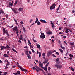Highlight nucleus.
Masks as SVG:
<instances>
[{"instance_id":"nucleus-1","label":"nucleus","mask_w":75,"mask_h":75,"mask_svg":"<svg viewBox=\"0 0 75 75\" xmlns=\"http://www.w3.org/2000/svg\"><path fill=\"white\" fill-rule=\"evenodd\" d=\"M35 67L36 68H35V67H33V68H32V69H33V70H35H35H36L37 72H38V71H41V70H42V72H44V71L42 70V69H40V67H39L38 66H35Z\"/></svg>"},{"instance_id":"nucleus-2","label":"nucleus","mask_w":75,"mask_h":75,"mask_svg":"<svg viewBox=\"0 0 75 75\" xmlns=\"http://www.w3.org/2000/svg\"><path fill=\"white\" fill-rule=\"evenodd\" d=\"M53 53V51L52 50H49L48 52L47 53V57H50L51 55Z\"/></svg>"},{"instance_id":"nucleus-3","label":"nucleus","mask_w":75,"mask_h":75,"mask_svg":"<svg viewBox=\"0 0 75 75\" xmlns=\"http://www.w3.org/2000/svg\"><path fill=\"white\" fill-rule=\"evenodd\" d=\"M55 6H56V4L55 3L53 4L50 6V10H53L54 8H55Z\"/></svg>"},{"instance_id":"nucleus-4","label":"nucleus","mask_w":75,"mask_h":75,"mask_svg":"<svg viewBox=\"0 0 75 75\" xmlns=\"http://www.w3.org/2000/svg\"><path fill=\"white\" fill-rule=\"evenodd\" d=\"M39 64L40 67H41L42 68H43V64L41 63V62L40 61L39 62Z\"/></svg>"},{"instance_id":"nucleus-5","label":"nucleus","mask_w":75,"mask_h":75,"mask_svg":"<svg viewBox=\"0 0 75 75\" xmlns=\"http://www.w3.org/2000/svg\"><path fill=\"white\" fill-rule=\"evenodd\" d=\"M28 43H29V46H30V48H33L34 47L33 46V45H31V42H30V40H28Z\"/></svg>"},{"instance_id":"nucleus-6","label":"nucleus","mask_w":75,"mask_h":75,"mask_svg":"<svg viewBox=\"0 0 75 75\" xmlns=\"http://www.w3.org/2000/svg\"><path fill=\"white\" fill-rule=\"evenodd\" d=\"M8 31L7 30H5V28H3V34H6L7 33Z\"/></svg>"},{"instance_id":"nucleus-7","label":"nucleus","mask_w":75,"mask_h":75,"mask_svg":"<svg viewBox=\"0 0 75 75\" xmlns=\"http://www.w3.org/2000/svg\"><path fill=\"white\" fill-rule=\"evenodd\" d=\"M55 66L56 67V68H59V69H61L62 68V66L60 65H58V64H56Z\"/></svg>"},{"instance_id":"nucleus-8","label":"nucleus","mask_w":75,"mask_h":75,"mask_svg":"<svg viewBox=\"0 0 75 75\" xmlns=\"http://www.w3.org/2000/svg\"><path fill=\"white\" fill-rule=\"evenodd\" d=\"M21 71H24V72H27V71H27V69H25L24 68H22V69H21Z\"/></svg>"},{"instance_id":"nucleus-9","label":"nucleus","mask_w":75,"mask_h":75,"mask_svg":"<svg viewBox=\"0 0 75 75\" xmlns=\"http://www.w3.org/2000/svg\"><path fill=\"white\" fill-rule=\"evenodd\" d=\"M1 50H3V49H6V47L4 46H1Z\"/></svg>"},{"instance_id":"nucleus-10","label":"nucleus","mask_w":75,"mask_h":75,"mask_svg":"<svg viewBox=\"0 0 75 75\" xmlns=\"http://www.w3.org/2000/svg\"><path fill=\"white\" fill-rule=\"evenodd\" d=\"M40 21H41V22H42L43 23H47V22L45 21L42 19H41L40 20Z\"/></svg>"},{"instance_id":"nucleus-11","label":"nucleus","mask_w":75,"mask_h":75,"mask_svg":"<svg viewBox=\"0 0 75 75\" xmlns=\"http://www.w3.org/2000/svg\"><path fill=\"white\" fill-rule=\"evenodd\" d=\"M36 46L38 48H39V49H40L41 47H40V45H39V44H36Z\"/></svg>"},{"instance_id":"nucleus-12","label":"nucleus","mask_w":75,"mask_h":75,"mask_svg":"<svg viewBox=\"0 0 75 75\" xmlns=\"http://www.w3.org/2000/svg\"><path fill=\"white\" fill-rule=\"evenodd\" d=\"M48 62V59H47V60H45V61H44L43 62V64H46V63H47Z\"/></svg>"},{"instance_id":"nucleus-13","label":"nucleus","mask_w":75,"mask_h":75,"mask_svg":"<svg viewBox=\"0 0 75 75\" xmlns=\"http://www.w3.org/2000/svg\"><path fill=\"white\" fill-rule=\"evenodd\" d=\"M18 28L17 27V26L14 27V28H13V30H14V31H16V30H18L17 29Z\"/></svg>"},{"instance_id":"nucleus-14","label":"nucleus","mask_w":75,"mask_h":75,"mask_svg":"<svg viewBox=\"0 0 75 75\" xmlns=\"http://www.w3.org/2000/svg\"><path fill=\"white\" fill-rule=\"evenodd\" d=\"M45 35H40V38H42L43 39L45 38Z\"/></svg>"},{"instance_id":"nucleus-15","label":"nucleus","mask_w":75,"mask_h":75,"mask_svg":"<svg viewBox=\"0 0 75 75\" xmlns=\"http://www.w3.org/2000/svg\"><path fill=\"white\" fill-rule=\"evenodd\" d=\"M17 2H18V1H17V0H16L15 1V3L13 5L14 6H16V5L17 4Z\"/></svg>"},{"instance_id":"nucleus-16","label":"nucleus","mask_w":75,"mask_h":75,"mask_svg":"<svg viewBox=\"0 0 75 75\" xmlns=\"http://www.w3.org/2000/svg\"><path fill=\"white\" fill-rule=\"evenodd\" d=\"M18 10L19 11H23V8H19Z\"/></svg>"},{"instance_id":"nucleus-17","label":"nucleus","mask_w":75,"mask_h":75,"mask_svg":"<svg viewBox=\"0 0 75 75\" xmlns=\"http://www.w3.org/2000/svg\"><path fill=\"white\" fill-rule=\"evenodd\" d=\"M4 57H9V55H7V54H5L4 55Z\"/></svg>"},{"instance_id":"nucleus-18","label":"nucleus","mask_w":75,"mask_h":75,"mask_svg":"<svg viewBox=\"0 0 75 75\" xmlns=\"http://www.w3.org/2000/svg\"><path fill=\"white\" fill-rule=\"evenodd\" d=\"M14 21L15 22L16 24H17V25H18V23H17V21L16 20V19H15V18H14Z\"/></svg>"},{"instance_id":"nucleus-19","label":"nucleus","mask_w":75,"mask_h":75,"mask_svg":"<svg viewBox=\"0 0 75 75\" xmlns=\"http://www.w3.org/2000/svg\"><path fill=\"white\" fill-rule=\"evenodd\" d=\"M52 33V32H51L48 31L47 32V34H51Z\"/></svg>"},{"instance_id":"nucleus-20","label":"nucleus","mask_w":75,"mask_h":75,"mask_svg":"<svg viewBox=\"0 0 75 75\" xmlns=\"http://www.w3.org/2000/svg\"><path fill=\"white\" fill-rule=\"evenodd\" d=\"M65 30H66L65 31V33H68L69 31L68 30V29H65Z\"/></svg>"},{"instance_id":"nucleus-21","label":"nucleus","mask_w":75,"mask_h":75,"mask_svg":"<svg viewBox=\"0 0 75 75\" xmlns=\"http://www.w3.org/2000/svg\"><path fill=\"white\" fill-rule=\"evenodd\" d=\"M60 48H62V49H63V50L65 49V47H62V46L61 45Z\"/></svg>"},{"instance_id":"nucleus-22","label":"nucleus","mask_w":75,"mask_h":75,"mask_svg":"<svg viewBox=\"0 0 75 75\" xmlns=\"http://www.w3.org/2000/svg\"><path fill=\"white\" fill-rule=\"evenodd\" d=\"M25 53L26 55H28L29 54L28 53V51H25Z\"/></svg>"},{"instance_id":"nucleus-23","label":"nucleus","mask_w":75,"mask_h":75,"mask_svg":"<svg viewBox=\"0 0 75 75\" xmlns=\"http://www.w3.org/2000/svg\"><path fill=\"white\" fill-rule=\"evenodd\" d=\"M43 69H44V70H45V71H47V67H43V68H42Z\"/></svg>"},{"instance_id":"nucleus-24","label":"nucleus","mask_w":75,"mask_h":75,"mask_svg":"<svg viewBox=\"0 0 75 75\" xmlns=\"http://www.w3.org/2000/svg\"><path fill=\"white\" fill-rule=\"evenodd\" d=\"M27 56L28 58L29 59H31V57H30V54H28L27 55Z\"/></svg>"},{"instance_id":"nucleus-25","label":"nucleus","mask_w":75,"mask_h":75,"mask_svg":"<svg viewBox=\"0 0 75 75\" xmlns=\"http://www.w3.org/2000/svg\"><path fill=\"white\" fill-rule=\"evenodd\" d=\"M70 45H74V42L70 43Z\"/></svg>"},{"instance_id":"nucleus-26","label":"nucleus","mask_w":75,"mask_h":75,"mask_svg":"<svg viewBox=\"0 0 75 75\" xmlns=\"http://www.w3.org/2000/svg\"><path fill=\"white\" fill-rule=\"evenodd\" d=\"M12 51H14V52H15L17 53V52L16 51V50H15V49H14L12 48Z\"/></svg>"},{"instance_id":"nucleus-27","label":"nucleus","mask_w":75,"mask_h":75,"mask_svg":"<svg viewBox=\"0 0 75 75\" xmlns=\"http://www.w3.org/2000/svg\"><path fill=\"white\" fill-rule=\"evenodd\" d=\"M6 48H8V49H9V48H10V47L9 46H8V45H7V46H6Z\"/></svg>"},{"instance_id":"nucleus-28","label":"nucleus","mask_w":75,"mask_h":75,"mask_svg":"<svg viewBox=\"0 0 75 75\" xmlns=\"http://www.w3.org/2000/svg\"><path fill=\"white\" fill-rule=\"evenodd\" d=\"M37 24L38 25H40L41 24V23L40 22H39V21H38V22L37 23Z\"/></svg>"},{"instance_id":"nucleus-29","label":"nucleus","mask_w":75,"mask_h":75,"mask_svg":"<svg viewBox=\"0 0 75 75\" xmlns=\"http://www.w3.org/2000/svg\"><path fill=\"white\" fill-rule=\"evenodd\" d=\"M0 13H1H1H2V14H4V12L2 10H1L0 11Z\"/></svg>"},{"instance_id":"nucleus-30","label":"nucleus","mask_w":75,"mask_h":75,"mask_svg":"<svg viewBox=\"0 0 75 75\" xmlns=\"http://www.w3.org/2000/svg\"><path fill=\"white\" fill-rule=\"evenodd\" d=\"M23 31L25 32V31H26V30H25V28L24 27H23Z\"/></svg>"},{"instance_id":"nucleus-31","label":"nucleus","mask_w":75,"mask_h":75,"mask_svg":"<svg viewBox=\"0 0 75 75\" xmlns=\"http://www.w3.org/2000/svg\"><path fill=\"white\" fill-rule=\"evenodd\" d=\"M16 75H19V74H20V71H17V72L16 73Z\"/></svg>"},{"instance_id":"nucleus-32","label":"nucleus","mask_w":75,"mask_h":75,"mask_svg":"<svg viewBox=\"0 0 75 75\" xmlns=\"http://www.w3.org/2000/svg\"><path fill=\"white\" fill-rule=\"evenodd\" d=\"M59 50H60L62 53H63V50H62L61 49H59Z\"/></svg>"},{"instance_id":"nucleus-33","label":"nucleus","mask_w":75,"mask_h":75,"mask_svg":"<svg viewBox=\"0 0 75 75\" xmlns=\"http://www.w3.org/2000/svg\"><path fill=\"white\" fill-rule=\"evenodd\" d=\"M7 64H6V66H8V65H10L9 62H8V60L7 61Z\"/></svg>"},{"instance_id":"nucleus-34","label":"nucleus","mask_w":75,"mask_h":75,"mask_svg":"<svg viewBox=\"0 0 75 75\" xmlns=\"http://www.w3.org/2000/svg\"><path fill=\"white\" fill-rule=\"evenodd\" d=\"M18 68H19L21 70V69H22V67H21V66L19 65L18 66Z\"/></svg>"},{"instance_id":"nucleus-35","label":"nucleus","mask_w":75,"mask_h":75,"mask_svg":"<svg viewBox=\"0 0 75 75\" xmlns=\"http://www.w3.org/2000/svg\"><path fill=\"white\" fill-rule=\"evenodd\" d=\"M56 62L57 64H59V63H60V62L59 61H56Z\"/></svg>"},{"instance_id":"nucleus-36","label":"nucleus","mask_w":75,"mask_h":75,"mask_svg":"<svg viewBox=\"0 0 75 75\" xmlns=\"http://www.w3.org/2000/svg\"><path fill=\"white\" fill-rule=\"evenodd\" d=\"M13 11L14 12V13H15V14L17 13V11H16V10H15V9H13Z\"/></svg>"},{"instance_id":"nucleus-37","label":"nucleus","mask_w":75,"mask_h":75,"mask_svg":"<svg viewBox=\"0 0 75 75\" xmlns=\"http://www.w3.org/2000/svg\"><path fill=\"white\" fill-rule=\"evenodd\" d=\"M41 52H39V58H40V57H41Z\"/></svg>"},{"instance_id":"nucleus-38","label":"nucleus","mask_w":75,"mask_h":75,"mask_svg":"<svg viewBox=\"0 0 75 75\" xmlns=\"http://www.w3.org/2000/svg\"><path fill=\"white\" fill-rule=\"evenodd\" d=\"M13 4H14V1L13 0L12 1L11 4V6H13Z\"/></svg>"},{"instance_id":"nucleus-39","label":"nucleus","mask_w":75,"mask_h":75,"mask_svg":"<svg viewBox=\"0 0 75 75\" xmlns=\"http://www.w3.org/2000/svg\"><path fill=\"white\" fill-rule=\"evenodd\" d=\"M69 56L70 57H71V58H73V55L72 54H69Z\"/></svg>"},{"instance_id":"nucleus-40","label":"nucleus","mask_w":75,"mask_h":75,"mask_svg":"<svg viewBox=\"0 0 75 75\" xmlns=\"http://www.w3.org/2000/svg\"><path fill=\"white\" fill-rule=\"evenodd\" d=\"M8 7L10 8V7H11V2L9 3Z\"/></svg>"},{"instance_id":"nucleus-41","label":"nucleus","mask_w":75,"mask_h":75,"mask_svg":"<svg viewBox=\"0 0 75 75\" xmlns=\"http://www.w3.org/2000/svg\"><path fill=\"white\" fill-rule=\"evenodd\" d=\"M7 72H5L4 74H3L2 75H7Z\"/></svg>"},{"instance_id":"nucleus-42","label":"nucleus","mask_w":75,"mask_h":75,"mask_svg":"<svg viewBox=\"0 0 75 75\" xmlns=\"http://www.w3.org/2000/svg\"><path fill=\"white\" fill-rule=\"evenodd\" d=\"M49 65V62H47V64H46V67H47L48 66V65Z\"/></svg>"},{"instance_id":"nucleus-43","label":"nucleus","mask_w":75,"mask_h":75,"mask_svg":"<svg viewBox=\"0 0 75 75\" xmlns=\"http://www.w3.org/2000/svg\"><path fill=\"white\" fill-rule=\"evenodd\" d=\"M59 59L58 58H57L56 59V61H59Z\"/></svg>"},{"instance_id":"nucleus-44","label":"nucleus","mask_w":75,"mask_h":75,"mask_svg":"<svg viewBox=\"0 0 75 75\" xmlns=\"http://www.w3.org/2000/svg\"><path fill=\"white\" fill-rule=\"evenodd\" d=\"M20 23L21 24H24V22H23L21 21L20 22Z\"/></svg>"},{"instance_id":"nucleus-45","label":"nucleus","mask_w":75,"mask_h":75,"mask_svg":"<svg viewBox=\"0 0 75 75\" xmlns=\"http://www.w3.org/2000/svg\"><path fill=\"white\" fill-rule=\"evenodd\" d=\"M42 56L43 57H45V53H43L42 54Z\"/></svg>"},{"instance_id":"nucleus-46","label":"nucleus","mask_w":75,"mask_h":75,"mask_svg":"<svg viewBox=\"0 0 75 75\" xmlns=\"http://www.w3.org/2000/svg\"><path fill=\"white\" fill-rule=\"evenodd\" d=\"M52 56L53 57H55V58H56V57H57V56H55V54H52Z\"/></svg>"},{"instance_id":"nucleus-47","label":"nucleus","mask_w":75,"mask_h":75,"mask_svg":"<svg viewBox=\"0 0 75 75\" xmlns=\"http://www.w3.org/2000/svg\"><path fill=\"white\" fill-rule=\"evenodd\" d=\"M31 50L33 52V53H34L35 52V51H34V50H33V49H31Z\"/></svg>"},{"instance_id":"nucleus-48","label":"nucleus","mask_w":75,"mask_h":75,"mask_svg":"<svg viewBox=\"0 0 75 75\" xmlns=\"http://www.w3.org/2000/svg\"><path fill=\"white\" fill-rule=\"evenodd\" d=\"M71 69L72 71H74V68H72V67H71Z\"/></svg>"},{"instance_id":"nucleus-49","label":"nucleus","mask_w":75,"mask_h":75,"mask_svg":"<svg viewBox=\"0 0 75 75\" xmlns=\"http://www.w3.org/2000/svg\"><path fill=\"white\" fill-rule=\"evenodd\" d=\"M56 55H59V53H58V52H56Z\"/></svg>"},{"instance_id":"nucleus-50","label":"nucleus","mask_w":75,"mask_h":75,"mask_svg":"<svg viewBox=\"0 0 75 75\" xmlns=\"http://www.w3.org/2000/svg\"><path fill=\"white\" fill-rule=\"evenodd\" d=\"M33 19H31L30 20V23H31V22H32V21H33Z\"/></svg>"},{"instance_id":"nucleus-51","label":"nucleus","mask_w":75,"mask_h":75,"mask_svg":"<svg viewBox=\"0 0 75 75\" xmlns=\"http://www.w3.org/2000/svg\"><path fill=\"white\" fill-rule=\"evenodd\" d=\"M7 54H8V55H10V52H9V51H8L7 52Z\"/></svg>"},{"instance_id":"nucleus-52","label":"nucleus","mask_w":75,"mask_h":75,"mask_svg":"<svg viewBox=\"0 0 75 75\" xmlns=\"http://www.w3.org/2000/svg\"><path fill=\"white\" fill-rule=\"evenodd\" d=\"M23 38V35H20V38Z\"/></svg>"},{"instance_id":"nucleus-53","label":"nucleus","mask_w":75,"mask_h":75,"mask_svg":"<svg viewBox=\"0 0 75 75\" xmlns=\"http://www.w3.org/2000/svg\"><path fill=\"white\" fill-rule=\"evenodd\" d=\"M54 24H52V27H54L55 26H54Z\"/></svg>"},{"instance_id":"nucleus-54","label":"nucleus","mask_w":75,"mask_h":75,"mask_svg":"<svg viewBox=\"0 0 75 75\" xmlns=\"http://www.w3.org/2000/svg\"><path fill=\"white\" fill-rule=\"evenodd\" d=\"M6 34L8 35V37H9V34L8 33V32H7V33H6Z\"/></svg>"},{"instance_id":"nucleus-55","label":"nucleus","mask_w":75,"mask_h":75,"mask_svg":"<svg viewBox=\"0 0 75 75\" xmlns=\"http://www.w3.org/2000/svg\"><path fill=\"white\" fill-rule=\"evenodd\" d=\"M28 52L30 54H31V51H29Z\"/></svg>"},{"instance_id":"nucleus-56","label":"nucleus","mask_w":75,"mask_h":75,"mask_svg":"<svg viewBox=\"0 0 75 75\" xmlns=\"http://www.w3.org/2000/svg\"><path fill=\"white\" fill-rule=\"evenodd\" d=\"M16 33L17 34L18 33V29H17L16 30Z\"/></svg>"},{"instance_id":"nucleus-57","label":"nucleus","mask_w":75,"mask_h":75,"mask_svg":"<svg viewBox=\"0 0 75 75\" xmlns=\"http://www.w3.org/2000/svg\"><path fill=\"white\" fill-rule=\"evenodd\" d=\"M51 70V67H49L48 68V70L49 71H50V70Z\"/></svg>"},{"instance_id":"nucleus-58","label":"nucleus","mask_w":75,"mask_h":75,"mask_svg":"<svg viewBox=\"0 0 75 75\" xmlns=\"http://www.w3.org/2000/svg\"><path fill=\"white\" fill-rule=\"evenodd\" d=\"M60 7H61V6L60 5H59V7L57 8L59 10V8H60Z\"/></svg>"},{"instance_id":"nucleus-59","label":"nucleus","mask_w":75,"mask_h":75,"mask_svg":"<svg viewBox=\"0 0 75 75\" xmlns=\"http://www.w3.org/2000/svg\"><path fill=\"white\" fill-rule=\"evenodd\" d=\"M68 30H69V31H70V32H71V33L72 30H71L68 29Z\"/></svg>"},{"instance_id":"nucleus-60","label":"nucleus","mask_w":75,"mask_h":75,"mask_svg":"<svg viewBox=\"0 0 75 75\" xmlns=\"http://www.w3.org/2000/svg\"><path fill=\"white\" fill-rule=\"evenodd\" d=\"M19 40H23V38H19Z\"/></svg>"},{"instance_id":"nucleus-61","label":"nucleus","mask_w":75,"mask_h":75,"mask_svg":"<svg viewBox=\"0 0 75 75\" xmlns=\"http://www.w3.org/2000/svg\"><path fill=\"white\" fill-rule=\"evenodd\" d=\"M18 42H19V43H21L22 42L21 41V40H19L18 41Z\"/></svg>"},{"instance_id":"nucleus-62","label":"nucleus","mask_w":75,"mask_h":75,"mask_svg":"<svg viewBox=\"0 0 75 75\" xmlns=\"http://www.w3.org/2000/svg\"><path fill=\"white\" fill-rule=\"evenodd\" d=\"M44 33H41V35H44Z\"/></svg>"},{"instance_id":"nucleus-63","label":"nucleus","mask_w":75,"mask_h":75,"mask_svg":"<svg viewBox=\"0 0 75 75\" xmlns=\"http://www.w3.org/2000/svg\"><path fill=\"white\" fill-rule=\"evenodd\" d=\"M67 38V37L66 36H63V38L64 39L66 38Z\"/></svg>"},{"instance_id":"nucleus-64","label":"nucleus","mask_w":75,"mask_h":75,"mask_svg":"<svg viewBox=\"0 0 75 75\" xmlns=\"http://www.w3.org/2000/svg\"><path fill=\"white\" fill-rule=\"evenodd\" d=\"M60 42H61V41L60 40H59L58 41V43L60 44Z\"/></svg>"}]
</instances>
